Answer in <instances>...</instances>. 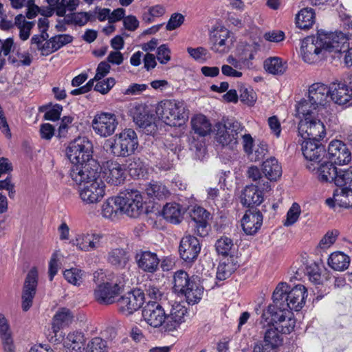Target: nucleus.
<instances>
[{
  "mask_svg": "<svg viewBox=\"0 0 352 352\" xmlns=\"http://www.w3.org/2000/svg\"><path fill=\"white\" fill-rule=\"evenodd\" d=\"M302 152L306 160L309 162L307 164V168L311 171H314L316 164L318 165V163L321 162L322 157L324 156L325 149L316 140H303Z\"/></svg>",
  "mask_w": 352,
  "mask_h": 352,
  "instance_id": "aec40b11",
  "label": "nucleus"
},
{
  "mask_svg": "<svg viewBox=\"0 0 352 352\" xmlns=\"http://www.w3.org/2000/svg\"><path fill=\"white\" fill-rule=\"evenodd\" d=\"M307 273L310 281L314 284H320L321 283V274L317 265L314 264L309 266L307 269Z\"/></svg>",
  "mask_w": 352,
  "mask_h": 352,
  "instance_id": "0e129e2a",
  "label": "nucleus"
},
{
  "mask_svg": "<svg viewBox=\"0 0 352 352\" xmlns=\"http://www.w3.org/2000/svg\"><path fill=\"white\" fill-rule=\"evenodd\" d=\"M74 319V315L72 311L67 308H60L53 317L52 329L55 336L59 330L70 324Z\"/></svg>",
  "mask_w": 352,
  "mask_h": 352,
  "instance_id": "f704fd0d",
  "label": "nucleus"
},
{
  "mask_svg": "<svg viewBox=\"0 0 352 352\" xmlns=\"http://www.w3.org/2000/svg\"><path fill=\"white\" fill-rule=\"evenodd\" d=\"M66 153L73 166H89L87 162L91 159L93 144L86 137H79L69 143Z\"/></svg>",
  "mask_w": 352,
  "mask_h": 352,
  "instance_id": "9b49d317",
  "label": "nucleus"
},
{
  "mask_svg": "<svg viewBox=\"0 0 352 352\" xmlns=\"http://www.w3.org/2000/svg\"><path fill=\"white\" fill-rule=\"evenodd\" d=\"M85 273L78 268H71L64 272L65 278L74 285H80L82 283Z\"/></svg>",
  "mask_w": 352,
  "mask_h": 352,
  "instance_id": "8fccbe9b",
  "label": "nucleus"
},
{
  "mask_svg": "<svg viewBox=\"0 0 352 352\" xmlns=\"http://www.w3.org/2000/svg\"><path fill=\"white\" fill-rule=\"evenodd\" d=\"M0 339L4 352H15L13 333L6 316L0 313Z\"/></svg>",
  "mask_w": 352,
  "mask_h": 352,
  "instance_id": "7c9ffc66",
  "label": "nucleus"
},
{
  "mask_svg": "<svg viewBox=\"0 0 352 352\" xmlns=\"http://www.w3.org/2000/svg\"><path fill=\"white\" fill-rule=\"evenodd\" d=\"M262 171L268 182L276 181L282 175V167L275 157H270L263 162Z\"/></svg>",
  "mask_w": 352,
  "mask_h": 352,
  "instance_id": "473e14b6",
  "label": "nucleus"
},
{
  "mask_svg": "<svg viewBox=\"0 0 352 352\" xmlns=\"http://www.w3.org/2000/svg\"><path fill=\"white\" fill-rule=\"evenodd\" d=\"M192 131L199 137H206L212 131V124L203 114L194 116L190 120Z\"/></svg>",
  "mask_w": 352,
  "mask_h": 352,
  "instance_id": "2f4dec72",
  "label": "nucleus"
},
{
  "mask_svg": "<svg viewBox=\"0 0 352 352\" xmlns=\"http://www.w3.org/2000/svg\"><path fill=\"white\" fill-rule=\"evenodd\" d=\"M339 235V231L337 230H329L320 239L318 248L322 250H326L331 247L336 241Z\"/></svg>",
  "mask_w": 352,
  "mask_h": 352,
  "instance_id": "864d4df0",
  "label": "nucleus"
},
{
  "mask_svg": "<svg viewBox=\"0 0 352 352\" xmlns=\"http://www.w3.org/2000/svg\"><path fill=\"white\" fill-rule=\"evenodd\" d=\"M261 322L275 326L282 333L288 334L294 329L296 320L292 311L272 304L263 311Z\"/></svg>",
  "mask_w": 352,
  "mask_h": 352,
  "instance_id": "423d86ee",
  "label": "nucleus"
},
{
  "mask_svg": "<svg viewBox=\"0 0 352 352\" xmlns=\"http://www.w3.org/2000/svg\"><path fill=\"white\" fill-rule=\"evenodd\" d=\"M118 124L116 115L111 113H98L91 122L95 133L102 138L111 135L115 132Z\"/></svg>",
  "mask_w": 352,
  "mask_h": 352,
  "instance_id": "dca6fc26",
  "label": "nucleus"
},
{
  "mask_svg": "<svg viewBox=\"0 0 352 352\" xmlns=\"http://www.w3.org/2000/svg\"><path fill=\"white\" fill-rule=\"evenodd\" d=\"M145 190L148 197L157 200L165 199L170 195L168 188L160 182H153L149 183Z\"/></svg>",
  "mask_w": 352,
  "mask_h": 352,
  "instance_id": "79ce46f5",
  "label": "nucleus"
},
{
  "mask_svg": "<svg viewBox=\"0 0 352 352\" xmlns=\"http://www.w3.org/2000/svg\"><path fill=\"white\" fill-rule=\"evenodd\" d=\"M327 158L334 164L343 166L351 160V152L341 140H333L329 144Z\"/></svg>",
  "mask_w": 352,
  "mask_h": 352,
  "instance_id": "6ab92c4d",
  "label": "nucleus"
},
{
  "mask_svg": "<svg viewBox=\"0 0 352 352\" xmlns=\"http://www.w3.org/2000/svg\"><path fill=\"white\" fill-rule=\"evenodd\" d=\"M333 182L338 186H352V166L346 170L337 169Z\"/></svg>",
  "mask_w": 352,
  "mask_h": 352,
  "instance_id": "09e8293b",
  "label": "nucleus"
},
{
  "mask_svg": "<svg viewBox=\"0 0 352 352\" xmlns=\"http://www.w3.org/2000/svg\"><path fill=\"white\" fill-rule=\"evenodd\" d=\"M190 226L197 235L204 237L208 234L210 213L202 207H195L190 212Z\"/></svg>",
  "mask_w": 352,
  "mask_h": 352,
  "instance_id": "412c9836",
  "label": "nucleus"
},
{
  "mask_svg": "<svg viewBox=\"0 0 352 352\" xmlns=\"http://www.w3.org/2000/svg\"><path fill=\"white\" fill-rule=\"evenodd\" d=\"M79 5V0H61L56 8V13L59 16H65L67 10H75Z\"/></svg>",
  "mask_w": 352,
  "mask_h": 352,
  "instance_id": "4d7b16f0",
  "label": "nucleus"
},
{
  "mask_svg": "<svg viewBox=\"0 0 352 352\" xmlns=\"http://www.w3.org/2000/svg\"><path fill=\"white\" fill-rule=\"evenodd\" d=\"M350 257L344 253L338 251L331 253L327 261L328 265L335 271L342 272L346 270L350 264Z\"/></svg>",
  "mask_w": 352,
  "mask_h": 352,
  "instance_id": "4c0bfd02",
  "label": "nucleus"
},
{
  "mask_svg": "<svg viewBox=\"0 0 352 352\" xmlns=\"http://www.w3.org/2000/svg\"><path fill=\"white\" fill-rule=\"evenodd\" d=\"M69 177L77 185H83L79 190V196L85 204H96L104 197L105 184L98 172L91 166H72Z\"/></svg>",
  "mask_w": 352,
  "mask_h": 352,
  "instance_id": "f03ea898",
  "label": "nucleus"
},
{
  "mask_svg": "<svg viewBox=\"0 0 352 352\" xmlns=\"http://www.w3.org/2000/svg\"><path fill=\"white\" fill-rule=\"evenodd\" d=\"M170 50L164 44L157 48V58L162 64H166L170 60Z\"/></svg>",
  "mask_w": 352,
  "mask_h": 352,
  "instance_id": "69168bd1",
  "label": "nucleus"
},
{
  "mask_svg": "<svg viewBox=\"0 0 352 352\" xmlns=\"http://www.w3.org/2000/svg\"><path fill=\"white\" fill-rule=\"evenodd\" d=\"M314 22L315 12L311 8L301 9L296 16V24L300 29H309Z\"/></svg>",
  "mask_w": 352,
  "mask_h": 352,
  "instance_id": "a19ab883",
  "label": "nucleus"
},
{
  "mask_svg": "<svg viewBox=\"0 0 352 352\" xmlns=\"http://www.w3.org/2000/svg\"><path fill=\"white\" fill-rule=\"evenodd\" d=\"M187 308L180 302H174L166 313V331H173L183 322L187 316Z\"/></svg>",
  "mask_w": 352,
  "mask_h": 352,
  "instance_id": "bb28decb",
  "label": "nucleus"
},
{
  "mask_svg": "<svg viewBox=\"0 0 352 352\" xmlns=\"http://www.w3.org/2000/svg\"><path fill=\"white\" fill-rule=\"evenodd\" d=\"M126 276L118 274L111 279L97 285L94 289V298L100 305H111L118 301L126 284Z\"/></svg>",
  "mask_w": 352,
  "mask_h": 352,
  "instance_id": "6e6552de",
  "label": "nucleus"
},
{
  "mask_svg": "<svg viewBox=\"0 0 352 352\" xmlns=\"http://www.w3.org/2000/svg\"><path fill=\"white\" fill-rule=\"evenodd\" d=\"M263 38L270 42L278 43L284 40L285 33L281 30H272L265 32Z\"/></svg>",
  "mask_w": 352,
  "mask_h": 352,
  "instance_id": "338daca9",
  "label": "nucleus"
},
{
  "mask_svg": "<svg viewBox=\"0 0 352 352\" xmlns=\"http://www.w3.org/2000/svg\"><path fill=\"white\" fill-rule=\"evenodd\" d=\"M264 336V344L257 343L253 352H276V349L281 345L283 338L279 333L280 331L275 326L269 325Z\"/></svg>",
  "mask_w": 352,
  "mask_h": 352,
  "instance_id": "5701e85b",
  "label": "nucleus"
},
{
  "mask_svg": "<svg viewBox=\"0 0 352 352\" xmlns=\"http://www.w3.org/2000/svg\"><path fill=\"white\" fill-rule=\"evenodd\" d=\"M321 116L301 119L298 123V134L302 140H312L319 142L324 138L326 130Z\"/></svg>",
  "mask_w": 352,
  "mask_h": 352,
  "instance_id": "ddd939ff",
  "label": "nucleus"
},
{
  "mask_svg": "<svg viewBox=\"0 0 352 352\" xmlns=\"http://www.w3.org/2000/svg\"><path fill=\"white\" fill-rule=\"evenodd\" d=\"M237 265L234 263V258L230 256L222 261L217 267V278L223 280L229 278L236 270Z\"/></svg>",
  "mask_w": 352,
  "mask_h": 352,
  "instance_id": "c03bdc74",
  "label": "nucleus"
},
{
  "mask_svg": "<svg viewBox=\"0 0 352 352\" xmlns=\"http://www.w3.org/2000/svg\"><path fill=\"white\" fill-rule=\"evenodd\" d=\"M185 16L181 13L175 12L171 14L168 21L166 29L168 31L174 30L179 28L184 22Z\"/></svg>",
  "mask_w": 352,
  "mask_h": 352,
  "instance_id": "bf43d9fd",
  "label": "nucleus"
},
{
  "mask_svg": "<svg viewBox=\"0 0 352 352\" xmlns=\"http://www.w3.org/2000/svg\"><path fill=\"white\" fill-rule=\"evenodd\" d=\"M51 38L56 51L73 41V37L69 34H58L52 36Z\"/></svg>",
  "mask_w": 352,
  "mask_h": 352,
  "instance_id": "680f3d73",
  "label": "nucleus"
},
{
  "mask_svg": "<svg viewBox=\"0 0 352 352\" xmlns=\"http://www.w3.org/2000/svg\"><path fill=\"white\" fill-rule=\"evenodd\" d=\"M173 290L178 295L184 296L188 304L195 305L201 299L204 287L197 276L190 277L186 272L179 270L174 275Z\"/></svg>",
  "mask_w": 352,
  "mask_h": 352,
  "instance_id": "39448f33",
  "label": "nucleus"
},
{
  "mask_svg": "<svg viewBox=\"0 0 352 352\" xmlns=\"http://www.w3.org/2000/svg\"><path fill=\"white\" fill-rule=\"evenodd\" d=\"M325 202L330 208H334L336 206L346 208L352 207V189L337 188L334 190L333 197L327 199Z\"/></svg>",
  "mask_w": 352,
  "mask_h": 352,
  "instance_id": "cd10ccee",
  "label": "nucleus"
},
{
  "mask_svg": "<svg viewBox=\"0 0 352 352\" xmlns=\"http://www.w3.org/2000/svg\"><path fill=\"white\" fill-rule=\"evenodd\" d=\"M144 294L141 289H133L118 298L117 302L119 311L129 316L138 310L144 304Z\"/></svg>",
  "mask_w": 352,
  "mask_h": 352,
  "instance_id": "f3484780",
  "label": "nucleus"
},
{
  "mask_svg": "<svg viewBox=\"0 0 352 352\" xmlns=\"http://www.w3.org/2000/svg\"><path fill=\"white\" fill-rule=\"evenodd\" d=\"M129 259V252L123 248L112 249L107 254L108 262L118 269L125 268Z\"/></svg>",
  "mask_w": 352,
  "mask_h": 352,
  "instance_id": "e433bc0d",
  "label": "nucleus"
},
{
  "mask_svg": "<svg viewBox=\"0 0 352 352\" xmlns=\"http://www.w3.org/2000/svg\"><path fill=\"white\" fill-rule=\"evenodd\" d=\"M166 9L164 6L162 4H156L148 8L147 10L142 14V21L147 23H151L155 21L156 19L162 17L166 13Z\"/></svg>",
  "mask_w": 352,
  "mask_h": 352,
  "instance_id": "de8ad7c7",
  "label": "nucleus"
},
{
  "mask_svg": "<svg viewBox=\"0 0 352 352\" xmlns=\"http://www.w3.org/2000/svg\"><path fill=\"white\" fill-rule=\"evenodd\" d=\"M85 338L81 331H74L68 333L63 339L64 346L69 352H80L84 348Z\"/></svg>",
  "mask_w": 352,
  "mask_h": 352,
  "instance_id": "c9c22d12",
  "label": "nucleus"
},
{
  "mask_svg": "<svg viewBox=\"0 0 352 352\" xmlns=\"http://www.w3.org/2000/svg\"><path fill=\"white\" fill-rule=\"evenodd\" d=\"M201 246L199 240L190 234L185 235L180 241L179 252L181 258L187 263L197 258Z\"/></svg>",
  "mask_w": 352,
  "mask_h": 352,
  "instance_id": "393cba45",
  "label": "nucleus"
},
{
  "mask_svg": "<svg viewBox=\"0 0 352 352\" xmlns=\"http://www.w3.org/2000/svg\"><path fill=\"white\" fill-rule=\"evenodd\" d=\"M263 223V214L260 211L248 210L241 220L243 231L249 235L254 234Z\"/></svg>",
  "mask_w": 352,
  "mask_h": 352,
  "instance_id": "c85d7f7f",
  "label": "nucleus"
},
{
  "mask_svg": "<svg viewBox=\"0 0 352 352\" xmlns=\"http://www.w3.org/2000/svg\"><path fill=\"white\" fill-rule=\"evenodd\" d=\"M264 68L270 74L281 75L285 72L287 64L279 57H270L264 61Z\"/></svg>",
  "mask_w": 352,
  "mask_h": 352,
  "instance_id": "37998d69",
  "label": "nucleus"
},
{
  "mask_svg": "<svg viewBox=\"0 0 352 352\" xmlns=\"http://www.w3.org/2000/svg\"><path fill=\"white\" fill-rule=\"evenodd\" d=\"M307 296V289L304 285H298L289 289V285L282 282L274 291L273 304L283 309L298 311L305 305Z\"/></svg>",
  "mask_w": 352,
  "mask_h": 352,
  "instance_id": "20e7f679",
  "label": "nucleus"
},
{
  "mask_svg": "<svg viewBox=\"0 0 352 352\" xmlns=\"http://www.w3.org/2000/svg\"><path fill=\"white\" fill-rule=\"evenodd\" d=\"M143 206V199L138 190H131L116 197L106 200L102 206V215L104 218L114 219L124 213L131 217L139 215Z\"/></svg>",
  "mask_w": 352,
  "mask_h": 352,
  "instance_id": "7ed1b4c3",
  "label": "nucleus"
},
{
  "mask_svg": "<svg viewBox=\"0 0 352 352\" xmlns=\"http://www.w3.org/2000/svg\"><path fill=\"white\" fill-rule=\"evenodd\" d=\"M63 107L56 104L45 113L44 118L47 120L56 121L59 119Z\"/></svg>",
  "mask_w": 352,
  "mask_h": 352,
  "instance_id": "774afa93",
  "label": "nucleus"
},
{
  "mask_svg": "<svg viewBox=\"0 0 352 352\" xmlns=\"http://www.w3.org/2000/svg\"><path fill=\"white\" fill-rule=\"evenodd\" d=\"M156 113L167 125L177 126L188 117L186 105L183 101L164 100L157 104Z\"/></svg>",
  "mask_w": 352,
  "mask_h": 352,
  "instance_id": "0eeeda50",
  "label": "nucleus"
},
{
  "mask_svg": "<svg viewBox=\"0 0 352 352\" xmlns=\"http://www.w3.org/2000/svg\"><path fill=\"white\" fill-rule=\"evenodd\" d=\"M337 167L334 163L324 162L318 163L316 166L318 178L321 182H333L335 175H336Z\"/></svg>",
  "mask_w": 352,
  "mask_h": 352,
  "instance_id": "58836bf2",
  "label": "nucleus"
},
{
  "mask_svg": "<svg viewBox=\"0 0 352 352\" xmlns=\"http://www.w3.org/2000/svg\"><path fill=\"white\" fill-rule=\"evenodd\" d=\"M297 116L301 119H308L321 116L319 108L307 97L301 100L296 106Z\"/></svg>",
  "mask_w": 352,
  "mask_h": 352,
  "instance_id": "72a5a7b5",
  "label": "nucleus"
},
{
  "mask_svg": "<svg viewBox=\"0 0 352 352\" xmlns=\"http://www.w3.org/2000/svg\"><path fill=\"white\" fill-rule=\"evenodd\" d=\"M116 80L113 78H108L106 80H98L94 87V90L102 94H107L115 85Z\"/></svg>",
  "mask_w": 352,
  "mask_h": 352,
  "instance_id": "052dcab7",
  "label": "nucleus"
},
{
  "mask_svg": "<svg viewBox=\"0 0 352 352\" xmlns=\"http://www.w3.org/2000/svg\"><path fill=\"white\" fill-rule=\"evenodd\" d=\"M300 214L301 208L300 205L296 202H294L286 214V219L283 221V225L286 227L293 226L298 221Z\"/></svg>",
  "mask_w": 352,
  "mask_h": 352,
  "instance_id": "3c124183",
  "label": "nucleus"
},
{
  "mask_svg": "<svg viewBox=\"0 0 352 352\" xmlns=\"http://www.w3.org/2000/svg\"><path fill=\"white\" fill-rule=\"evenodd\" d=\"M135 260L138 268L144 272L154 274L159 270L160 259L155 252L140 250L136 253Z\"/></svg>",
  "mask_w": 352,
  "mask_h": 352,
  "instance_id": "b1692460",
  "label": "nucleus"
},
{
  "mask_svg": "<svg viewBox=\"0 0 352 352\" xmlns=\"http://www.w3.org/2000/svg\"><path fill=\"white\" fill-rule=\"evenodd\" d=\"M142 317L145 322L152 327H162L166 331V311L157 302H148L142 310Z\"/></svg>",
  "mask_w": 352,
  "mask_h": 352,
  "instance_id": "a211bd4d",
  "label": "nucleus"
},
{
  "mask_svg": "<svg viewBox=\"0 0 352 352\" xmlns=\"http://www.w3.org/2000/svg\"><path fill=\"white\" fill-rule=\"evenodd\" d=\"M37 283L38 271L36 267H33L28 273L23 285L22 307L25 311H28L32 305V300L36 294Z\"/></svg>",
  "mask_w": 352,
  "mask_h": 352,
  "instance_id": "4be33fe9",
  "label": "nucleus"
},
{
  "mask_svg": "<svg viewBox=\"0 0 352 352\" xmlns=\"http://www.w3.org/2000/svg\"><path fill=\"white\" fill-rule=\"evenodd\" d=\"M138 146L136 133L131 129H124L105 142L107 150L116 157H128L134 153Z\"/></svg>",
  "mask_w": 352,
  "mask_h": 352,
  "instance_id": "1a4fd4ad",
  "label": "nucleus"
},
{
  "mask_svg": "<svg viewBox=\"0 0 352 352\" xmlns=\"http://www.w3.org/2000/svg\"><path fill=\"white\" fill-rule=\"evenodd\" d=\"M86 352H108V346L106 340L95 337L87 344Z\"/></svg>",
  "mask_w": 352,
  "mask_h": 352,
  "instance_id": "5fc2aeb1",
  "label": "nucleus"
},
{
  "mask_svg": "<svg viewBox=\"0 0 352 352\" xmlns=\"http://www.w3.org/2000/svg\"><path fill=\"white\" fill-rule=\"evenodd\" d=\"M187 52L193 59L201 63H205L208 58V50L202 47H188Z\"/></svg>",
  "mask_w": 352,
  "mask_h": 352,
  "instance_id": "13d9d810",
  "label": "nucleus"
},
{
  "mask_svg": "<svg viewBox=\"0 0 352 352\" xmlns=\"http://www.w3.org/2000/svg\"><path fill=\"white\" fill-rule=\"evenodd\" d=\"M182 207L176 203L166 204L162 210L163 217L173 224H178L182 219Z\"/></svg>",
  "mask_w": 352,
  "mask_h": 352,
  "instance_id": "ea45409f",
  "label": "nucleus"
},
{
  "mask_svg": "<svg viewBox=\"0 0 352 352\" xmlns=\"http://www.w3.org/2000/svg\"><path fill=\"white\" fill-rule=\"evenodd\" d=\"M263 191L253 184L247 186L241 197V204L248 208L259 206L263 201Z\"/></svg>",
  "mask_w": 352,
  "mask_h": 352,
  "instance_id": "c756f323",
  "label": "nucleus"
},
{
  "mask_svg": "<svg viewBox=\"0 0 352 352\" xmlns=\"http://www.w3.org/2000/svg\"><path fill=\"white\" fill-rule=\"evenodd\" d=\"M233 34L224 27L214 28L210 33V50L217 54H226L233 46Z\"/></svg>",
  "mask_w": 352,
  "mask_h": 352,
  "instance_id": "4468645a",
  "label": "nucleus"
},
{
  "mask_svg": "<svg viewBox=\"0 0 352 352\" xmlns=\"http://www.w3.org/2000/svg\"><path fill=\"white\" fill-rule=\"evenodd\" d=\"M74 25L78 26L85 25L88 21H94L92 12H74Z\"/></svg>",
  "mask_w": 352,
  "mask_h": 352,
  "instance_id": "e2e57ef3",
  "label": "nucleus"
},
{
  "mask_svg": "<svg viewBox=\"0 0 352 352\" xmlns=\"http://www.w3.org/2000/svg\"><path fill=\"white\" fill-rule=\"evenodd\" d=\"M247 176L252 182H255L254 186H258L261 190H269L271 188L270 182L265 179L261 173L260 169L256 166H251L247 170Z\"/></svg>",
  "mask_w": 352,
  "mask_h": 352,
  "instance_id": "a18cd8bd",
  "label": "nucleus"
},
{
  "mask_svg": "<svg viewBox=\"0 0 352 352\" xmlns=\"http://www.w3.org/2000/svg\"><path fill=\"white\" fill-rule=\"evenodd\" d=\"M215 140L222 147L234 149L241 134L245 131L244 126L239 121L226 120L215 124Z\"/></svg>",
  "mask_w": 352,
  "mask_h": 352,
  "instance_id": "9d476101",
  "label": "nucleus"
},
{
  "mask_svg": "<svg viewBox=\"0 0 352 352\" xmlns=\"http://www.w3.org/2000/svg\"><path fill=\"white\" fill-rule=\"evenodd\" d=\"M233 241L227 236H222L215 243V248L219 254L228 256L233 248Z\"/></svg>",
  "mask_w": 352,
  "mask_h": 352,
  "instance_id": "603ef678",
  "label": "nucleus"
},
{
  "mask_svg": "<svg viewBox=\"0 0 352 352\" xmlns=\"http://www.w3.org/2000/svg\"><path fill=\"white\" fill-rule=\"evenodd\" d=\"M8 61L14 67L30 66L32 62V58L28 52H21L20 50L12 51L8 57Z\"/></svg>",
  "mask_w": 352,
  "mask_h": 352,
  "instance_id": "49530a36",
  "label": "nucleus"
},
{
  "mask_svg": "<svg viewBox=\"0 0 352 352\" xmlns=\"http://www.w3.org/2000/svg\"><path fill=\"white\" fill-rule=\"evenodd\" d=\"M105 241L103 233L90 230L77 233L70 241V244L79 251L91 252L103 248Z\"/></svg>",
  "mask_w": 352,
  "mask_h": 352,
  "instance_id": "f8f14e48",
  "label": "nucleus"
},
{
  "mask_svg": "<svg viewBox=\"0 0 352 352\" xmlns=\"http://www.w3.org/2000/svg\"><path fill=\"white\" fill-rule=\"evenodd\" d=\"M129 174L133 177H139L144 175V166L142 161L138 157L130 160L128 164Z\"/></svg>",
  "mask_w": 352,
  "mask_h": 352,
  "instance_id": "6e6d98bb",
  "label": "nucleus"
},
{
  "mask_svg": "<svg viewBox=\"0 0 352 352\" xmlns=\"http://www.w3.org/2000/svg\"><path fill=\"white\" fill-rule=\"evenodd\" d=\"M349 36L342 32L318 31L316 36L305 38L300 47L305 62L313 64L331 54L338 57L349 48Z\"/></svg>",
  "mask_w": 352,
  "mask_h": 352,
  "instance_id": "f257e3e1",
  "label": "nucleus"
},
{
  "mask_svg": "<svg viewBox=\"0 0 352 352\" xmlns=\"http://www.w3.org/2000/svg\"><path fill=\"white\" fill-rule=\"evenodd\" d=\"M307 97L319 108L321 117H325L328 113L327 106L330 102V85L327 87L323 83H314L309 88Z\"/></svg>",
  "mask_w": 352,
  "mask_h": 352,
  "instance_id": "2eb2a0df",
  "label": "nucleus"
},
{
  "mask_svg": "<svg viewBox=\"0 0 352 352\" xmlns=\"http://www.w3.org/2000/svg\"><path fill=\"white\" fill-rule=\"evenodd\" d=\"M103 177L107 183L118 186L125 179V168L116 161L109 160L102 166Z\"/></svg>",
  "mask_w": 352,
  "mask_h": 352,
  "instance_id": "a878e982",
  "label": "nucleus"
}]
</instances>
